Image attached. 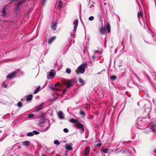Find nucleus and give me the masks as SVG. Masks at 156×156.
Wrapping results in <instances>:
<instances>
[{
    "label": "nucleus",
    "mask_w": 156,
    "mask_h": 156,
    "mask_svg": "<svg viewBox=\"0 0 156 156\" xmlns=\"http://www.w3.org/2000/svg\"><path fill=\"white\" fill-rule=\"evenodd\" d=\"M69 121L71 122L75 123V124L76 126L74 125H73L74 127H76V126H77L81 130L80 132L81 133H82L83 132L84 129L83 126L81 123L78 121L77 120L74 119H69Z\"/></svg>",
    "instance_id": "1"
},
{
    "label": "nucleus",
    "mask_w": 156,
    "mask_h": 156,
    "mask_svg": "<svg viewBox=\"0 0 156 156\" xmlns=\"http://www.w3.org/2000/svg\"><path fill=\"white\" fill-rule=\"evenodd\" d=\"M42 126L41 130L42 132H45L48 129L50 126L49 122L48 120L45 121L41 123Z\"/></svg>",
    "instance_id": "2"
},
{
    "label": "nucleus",
    "mask_w": 156,
    "mask_h": 156,
    "mask_svg": "<svg viewBox=\"0 0 156 156\" xmlns=\"http://www.w3.org/2000/svg\"><path fill=\"white\" fill-rule=\"evenodd\" d=\"M138 16L139 20L141 25L144 24L145 26V25L147 26V24L146 22V18H144L143 14L142 12H140L138 13Z\"/></svg>",
    "instance_id": "3"
},
{
    "label": "nucleus",
    "mask_w": 156,
    "mask_h": 156,
    "mask_svg": "<svg viewBox=\"0 0 156 156\" xmlns=\"http://www.w3.org/2000/svg\"><path fill=\"white\" fill-rule=\"evenodd\" d=\"M87 63H83L80 65L78 68V70L81 73H83L85 71V68L87 67Z\"/></svg>",
    "instance_id": "4"
},
{
    "label": "nucleus",
    "mask_w": 156,
    "mask_h": 156,
    "mask_svg": "<svg viewBox=\"0 0 156 156\" xmlns=\"http://www.w3.org/2000/svg\"><path fill=\"white\" fill-rule=\"evenodd\" d=\"M65 85L67 88H69L73 86L74 84V80L72 79L69 80H67L64 83Z\"/></svg>",
    "instance_id": "5"
},
{
    "label": "nucleus",
    "mask_w": 156,
    "mask_h": 156,
    "mask_svg": "<svg viewBox=\"0 0 156 156\" xmlns=\"http://www.w3.org/2000/svg\"><path fill=\"white\" fill-rule=\"evenodd\" d=\"M138 128L140 129H144V133L146 134L148 133L149 132H151L154 130V128H151L150 126H148V127H147L146 128L139 127H138Z\"/></svg>",
    "instance_id": "6"
},
{
    "label": "nucleus",
    "mask_w": 156,
    "mask_h": 156,
    "mask_svg": "<svg viewBox=\"0 0 156 156\" xmlns=\"http://www.w3.org/2000/svg\"><path fill=\"white\" fill-rule=\"evenodd\" d=\"M26 1V0H23L17 3L15 7L16 10H18L20 8L23 7V4H24Z\"/></svg>",
    "instance_id": "7"
},
{
    "label": "nucleus",
    "mask_w": 156,
    "mask_h": 156,
    "mask_svg": "<svg viewBox=\"0 0 156 156\" xmlns=\"http://www.w3.org/2000/svg\"><path fill=\"white\" fill-rule=\"evenodd\" d=\"M57 23L56 21H53L51 22V27L53 30H55L57 28Z\"/></svg>",
    "instance_id": "8"
},
{
    "label": "nucleus",
    "mask_w": 156,
    "mask_h": 156,
    "mask_svg": "<svg viewBox=\"0 0 156 156\" xmlns=\"http://www.w3.org/2000/svg\"><path fill=\"white\" fill-rule=\"evenodd\" d=\"M144 122L142 118L139 117L137 119V124L140 126H142L144 124Z\"/></svg>",
    "instance_id": "9"
},
{
    "label": "nucleus",
    "mask_w": 156,
    "mask_h": 156,
    "mask_svg": "<svg viewBox=\"0 0 156 156\" xmlns=\"http://www.w3.org/2000/svg\"><path fill=\"white\" fill-rule=\"evenodd\" d=\"M17 72L16 71L12 72L6 76V78L8 79H11L15 76V75Z\"/></svg>",
    "instance_id": "10"
},
{
    "label": "nucleus",
    "mask_w": 156,
    "mask_h": 156,
    "mask_svg": "<svg viewBox=\"0 0 156 156\" xmlns=\"http://www.w3.org/2000/svg\"><path fill=\"white\" fill-rule=\"evenodd\" d=\"M78 20L77 19L75 20L73 23V25H74V29L73 30V33H74L76 30L78 24Z\"/></svg>",
    "instance_id": "11"
},
{
    "label": "nucleus",
    "mask_w": 156,
    "mask_h": 156,
    "mask_svg": "<svg viewBox=\"0 0 156 156\" xmlns=\"http://www.w3.org/2000/svg\"><path fill=\"white\" fill-rule=\"evenodd\" d=\"M102 27L100 29V32L101 34H104L106 33V29L105 27H103V23H102Z\"/></svg>",
    "instance_id": "12"
},
{
    "label": "nucleus",
    "mask_w": 156,
    "mask_h": 156,
    "mask_svg": "<svg viewBox=\"0 0 156 156\" xmlns=\"http://www.w3.org/2000/svg\"><path fill=\"white\" fill-rule=\"evenodd\" d=\"M44 105V103H42L40 105H38L36 111L37 112H38L41 110L43 109V107Z\"/></svg>",
    "instance_id": "13"
},
{
    "label": "nucleus",
    "mask_w": 156,
    "mask_h": 156,
    "mask_svg": "<svg viewBox=\"0 0 156 156\" xmlns=\"http://www.w3.org/2000/svg\"><path fill=\"white\" fill-rule=\"evenodd\" d=\"M59 118L60 119H63L64 118V115L61 111L59 112L58 113Z\"/></svg>",
    "instance_id": "14"
},
{
    "label": "nucleus",
    "mask_w": 156,
    "mask_h": 156,
    "mask_svg": "<svg viewBox=\"0 0 156 156\" xmlns=\"http://www.w3.org/2000/svg\"><path fill=\"white\" fill-rule=\"evenodd\" d=\"M90 151V147L89 146L87 147L85 149L84 154L85 156L87 155L89 153Z\"/></svg>",
    "instance_id": "15"
},
{
    "label": "nucleus",
    "mask_w": 156,
    "mask_h": 156,
    "mask_svg": "<svg viewBox=\"0 0 156 156\" xmlns=\"http://www.w3.org/2000/svg\"><path fill=\"white\" fill-rule=\"evenodd\" d=\"M72 145V144H66L65 145V147L67 149L71 151L73 149Z\"/></svg>",
    "instance_id": "16"
},
{
    "label": "nucleus",
    "mask_w": 156,
    "mask_h": 156,
    "mask_svg": "<svg viewBox=\"0 0 156 156\" xmlns=\"http://www.w3.org/2000/svg\"><path fill=\"white\" fill-rule=\"evenodd\" d=\"M23 145L26 147H28L30 145V142L28 141H26L23 142Z\"/></svg>",
    "instance_id": "17"
},
{
    "label": "nucleus",
    "mask_w": 156,
    "mask_h": 156,
    "mask_svg": "<svg viewBox=\"0 0 156 156\" xmlns=\"http://www.w3.org/2000/svg\"><path fill=\"white\" fill-rule=\"evenodd\" d=\"M55 37L54 36H52L51 38H50L48 41V44H51L55 39Z\"/></svg>",
    "instance_id": "18"
},
{
    "label": "nucleus",
    "mask_w": 156,
    "mask_h": 156,
    "mask_svg": "<svg viewBox=\"0 0 156 156\" xmlns=\"http://www.w3.org/2000/svg\"><path fill=\"white\" fill-rule=\"evenodd\" d=\"M78 81L81 85H83L85 83V82L81 78H79L78 79Z\"/></svg>",
    "instance_id": "19"
},
{
    "label": "nucleus",
    "mask_w": 156,
    "mask_h": 156,
    "mask_svg": "<svg viewBox=\"0 0 156 156\" xmlns=\"http://www.w3.org/2000/svg\"><path fill=\"white\" fill-rule=\"evenodd\" d=\"M106 27L107 29V32L109 33L110 32L111 27L110 23H108L106 25Z\"/></svg>",
    "instance_id": "20"
},
{
    "label": "nucleus",
    "mask_w": 156,
    "mask_h": 156,
    "mask_svg": "<svg viewBox=\"0 0 156 156\" xmlns=\"http://www.w3.org/2000/svg\"><path fill=\"white\" fill-rule=\"evenodd\" d=\"M55 72H50L49 74V76L50 77H52V78H53L55 76Z\"/></svg>",
    "instance_id": "21"
},
{
    "label": "nucleus",
    "mask_w": 156,
    "mask_h": 156,
    "mask_svg": "<svg viewBox=\"0 0 156 156\" xmlns=\"http://www.w3.org/2000/svg\"><path fill=\"white\" fill-rule=\"evenodd\" d=\"M57 3L59 8H61L62 6V2L61 1L58 0V1H57Z\"/></svg>",
    "instance_id": "22"
},
{
    "label": "nucleus",
    "mask_w": 156,
    "mask_h": 156,
    "mask_svg": "<svg viewBox=\"0 0 156 156\" xmlns=\"http://www.w3.org/2000/svg\"><path fill=\"white\" fill-rule=\"evenodd\" d=\"M6 6L4 7L2 9V12L3 15H5L6 13Z\"/></svg>",
    "instance_id": "23"
},
{
    "label": "nucleus",
    "mask_w": 156,
    "mask_h": 156,
    "mask_svg": "<svg viewBox=\"0 0 156 156\" xmlns=\"http://www.w3.org/2000/svg\"><path fill=\"white\" fill-rule=\"evenodd\" d=\"M33 97L31 95H29L27 96L26 97V99L27 100L31 101L32 98Z\"/></svg>",
    "instance_id": "24"
},
{
    "label": "nucleus",
    "mask_w": 156,
    "mask_h": 156,
    "mask_svg": "<svg viewBox=\"0 0 156 156\" xmlns=\"http://www.w3.org/2000/svg\"><path fill=\"white\" fill-rule=\"evenodd\" d=\"M40 87L38 86L37 88L34 90V94H36L40 90Z\"/></svg>",
    "instance_id": "25"
},
{
    "label": "nucleus",
    "mask_w": 156,
    "mask_h": 156,
    "mask_svg": "<svg viewBox=\"0 0 156 156\" xmlns=\"http://www.w3.org/2000/svg\"><path fill=\"white\" fill-rule=\"evenodd\" d=\"M80 115H82V117H83L85 116V114L83 111L81 110L80 111Z\"/></svg>",
    "instance_id": "26"
},
{
    "label": "nucleus",
    "mask_w": 156,
    "mask_h": 156,
    "mask_svg": "<svg viewBox=\"0 0 156 156\" xmlns=\"http://www.w3.org/2000/svg\"><path fill=\"white\" fill-rule=\"evenodd\" d=\"M34 136L33 132H30L27 133V136Z\"/></svg>",
    "instance_id": "27"
},
{
    "label": "nucleus",
    "mask_w": 156,
    "mask_h": 156,
    "mask_svg": "<svg viewBox=\"0 0 156 156\" xmlns=\"http://www.w3.org/2000/svg\"><path fill=\"white\" fill-rule=\"evenodd\" d=\"M54 144L58 145L60 144L59 141L57 140H55L54 141Z\"/></svg>",
    "instance_id": "28"
},
{
    "label": "nucleus",
    "mask_w": 156,
    "mask_h": 156,
    "mask_svg": "<svg viewBox=\"0 0 156 156\" xmlns=\"http://www.w3.org/2000/svg\"><path fill=\"white\" fill-rule=\"evenodd\" d=\"M102 152L104 153H107L108 151V149L107 148H105L103 149L102 151Z\"/></svg>",
    "instance_id": "29"
},
{
    "label": "nucleus",
    "mask_w": 156,
    "mask_h": 156,
    "mask_svg": "<svg viewBox=\"0 0 156 156\" xmlns=\"http://www.w3.org/2000/svg\"><path fill=\"white\" fill-rule=\"evenodd\" d=\"M17 106L19 108H21L22 107V104L21 102H19L17 104Z\"/></svg>",
    "instance_id": "30"
},
{
    "label": "nucleus",
    "mask_w": 156,
    "mask_h": 156,
    "mask_svg": "<svg viewBox=\"0 0 156 156\" xmlns=\"http://www.w3.org/2000/svg\"><path fill=\"white\" fill-rule=\"evenodd\" d=\"M116 78V76H112L111 77V79L112 80H115Z\"/></svg>",
    "instance_id": "31"
},
{
    "label": "nucleus",
    "mask_w": 156,
    "mask_h": 156,
    "mask_svg": "<svg viewBox=\"0 0 156 156\" xmlns=\"http://www.w3.org/2000/svg\"><path fill=\"white\" fill-rule=\"evenodd\" d=\"M33 135H38L39 133V132L36 130H34L33 131Z\"/></svg>",
    "instance_id": "32"
},
{
    "label": "nucleus",
    "mask_w": 156,
    "mask_h": 156,
    "mask_svg": "<svg viewBox=\"0 0 156 156\" xmlns=\"http://www.w3.org/2000/svg\"><path fill=\"white\" fill-rule=\"evenodd\" d=\"M34 117V114H29L28 116V117L29 118H33Z\"/></svg>",
    "instance_id": "33"
},
{
    "label": "nucleus",
    "mask_w": 156,
    "mask_h": 156,
    "mask_svg": "<svg viewBox=\"0 0 156 156\" xmlns=\"http://www.w3.org/2000/svg\"><path fill=\"white\" fill-rule=\"evenodd\" d=\"M66 72L68 74H70L71 73V70L69 68H67L66 70Z\"/></svg>",
    "instance_id": "34"
},
{
    "label": "nucleus",
    "mask_w": 156,
    "mask_h": 156,
    "mask_svg": "<svg viewBox=\"0 0 156 156\" xmlns=\"http://www.w3.org/2000/svg\"><path fill=\"white\" fill-rule=\"evenodd\" d=\"M94 17L93 16H91L89 17V20L90 21H91L93 20H94Z\"/></svg>",
    "instance_id": "35"
},
{
    "label": "nucleus",
    "mask_w": 156,
    "mask_h": 156,
    "mask_svg": "<svg viewBox=\"0 0 156 156\" xmlns=\"http://www.w3.org/2000/svg\"><path fill=\"white\" fill-rule=\"evenodd\" d=\"M52 89L53 90H56L57 91H58L59 90V89L57 88H55V87H52Z\"/></svg>",
    "instance_id": "36"
},
{
    "label": "nucleus",
    "mask_w": 156,
    "mask_h": 156,
    "mask_svg": "<svg viewBox=\"0 0 156 156\" xmlns=\"http://www.w3.org/2000/svg\"><path fill=\"white\" fill-rule=\"evenodd\" d=\"M2 85L3 87L5 88L7 87V86L5 83V81H4L2 84Z\"/></svg>",
    "instance_id": "37"
},
{
    "label": "nucleus",
    "mask_w": 156,
    "mask_h": 156,
    "mask_svg": "<svg viewBox=\"0 0 156 156\" xmlns=\"http://www.w3.org/2000/svg\"><path fill=\"white\" fill-rule=\"evenodd\" d=\"M63 131L65 133H67L69 132V130L67 128H65L63 129Z\"/></svg>",
    "instance_id": "38"
},
{
    "label": "nucleus",
    "mask_w": 156,
    "mask_h": 156,
    "mask_svg": "<svg viewBox=\"0 0 156 156\" xmlns=\"http://www.w3.org/2000/svg\"><path fill=\"white\" fill-rule=\"evenodd\" d=\"M46 0H42L41 2L42 4L43 5H44L45 3Z\"/></svg>",
    "instance_id": "39"
},
{
    "label": "nucleus",
    "mask_w": 156,
    "mask_h": 156,
    "mask_svg": "<svg viewBox=\"0 0 156 156\" xmlns=\"http://www.w3.org/2000/svg\"><path fill=\"white\" fill-rule=\"evenodd\" d=\"M125 143V142H124V141H122V142L120 141V142H119V144L118 145H117V147H118V146L120 145L121 144H124V143Z\"/></svg>",
    "instance_id": "40"
},
{
    "label": "nucleus",
    "mask_w": 156,
    "mask_h": 156,
    "mask_svg": "<svg viewBox=\"0 0 156 156\" xmlns=\"http://www.w3.org/2000/svg\"><path fill=\"white\" fill-rule=\"evenodd\" d=\"M151 108H147L146 109L145 111L147 112H150L151 110Z\"/></svg>",
    "instance_id": "41"
},
{
    "label": "nucleus",
    "mask_w": 156,
    "mask_h": 156,
    "mask_svg": "<svg viewBox=\"0 0 156 156\" xmlns=\"http://www.w3.org/2000/svg\"><path fill=\"white\" fill-rule=\"evenodd\" d=\"M99 52V51L98 50H94V53H96Z\"/></svg>",
    "instance_id": "42"
},
{
    "label": "nucleus",
    "mask_w": 156,
    "mask_h": 156,
    "mask_svg": "<svg viewBox=\"0 0 156 156\" xmlns=\"http://www.w3.org/2000/svg\"><path fill=\"white\" fill-rule=\"evenodd\" d=\"M59 83H57L55 85L54 87H55L59 86Z\"/></svg>",
    "instance_id": "43"
},
{
    "label": "nucleus",
    "mask_w": 156,
    "mask_h": 156,
    "mask_svg": "<svg viewBox=\"0 0 156 156\" xmlns=\"http://www.w3.org/2000/svg\"><path fill=\"white\" fill-rule=\"evenodd\" d=\"M94 5L93 4L91 5L90 6V8H92L94 7Z\"/></svg>",
    "instance_id": "44"
},
{
    "label": "nucleus",
    "mask_w": 156,
    "mask_h": 156,
    "mask_svg": "<svg viewBox=\"0 0 156 156\" xmlns=\"http://www.w3.org/2000/svg\"><path fill=\"white\" fill-rule=\"evenodd\" d=\"M66 89H64L63 90V93H66Z\"/></svg>",
    "instance_id": "45"
},
{
    "label": "nucleus",
    "mask_w": 156,
    "mask_h": 156,
    "mask_svg": "<svg viewBox=\"0 0 156 156\" xmlns=\"http://www.w3.org/2000/svg\"><path fill=\"white\" fill-rule=\"evenodd\" d=\"M95 57L94 56H92V58H93V60H94Z\"/></svg>",
    "instance_id": "46"
},
{
    "label": "nucleus",
    "mask_w": 156,
    "mask_h": 156,
    "mask_svg": "<svg viewBox=\"0 0 156 156\" xmlns=\"http://www.w3.org/2000/svg\"><path fill=\"white\" fill-rule=\"evenodd\" d=\"M154 152L156 153V149L154 150Z\"/></svg>",
    "instance_id": "47"
},
{
    "label": "nucleus",
    "mask_w": 156,
    "mask_h": 156,
    "mask_svg": "<svg viewBox=\"0 0 156 156\" xmlns=\"http://www.w3.org/2000/svg\"><path fill=\"white\" fill-rule=\"evenodd\" d=\"M101 73L100 72H99V73H97L98 74H100Z\"/></svg>",
    "instance_id": "48"
},
{
    "label": "nucleus",
    "mask_w": 156,
    "mask_h": 156,
    "mask_svg": "<svg viewBox=\"0 0 156 156\" xmlns=\"http://www.w3.org/2000/svg\"><path fill=\"white\" fill-rule=\"evenodd\" d=\"M47 78H48V79H50V78H49L48 76H47Z\"/></svg>",
    "instance_id": "49"
},
{
    "label": "nucleus",
    "mask_w": 156,
    "mask_h": 156,
    "mask_svg": "<svg viewBox=\"0 0 156 156\" xmlns=\"http://www.w3.org/2000/svg\"><path fill=\"white\" fill-rule=\"evenodd\" d=\"M42 156H46L45 155H44V154L42 155Z\"/></svg>",
    "instance_id": "50"
},
{
    "label": "nucleus",
    "mask_w": 156,
    "mask_h": 156,
    "mask_svg": "<svg viewBox=\"0 0 156 156\" xmlns=\"http://www.w3.org/2000/svg\"><path fill=\"white\" fill-rule=\"evenodd\" d=\"M100 145H101V144H98V146H99Z\"/></svg>",
    "instance_id": "51"
},
{
    "label": "nucleus",
    "mask_w": 156,
    "mask_h": 156,
    "mask_svg": "<svg viewBox=\"0 0 156 156\" xmlns=\"http://www.w3.org/2000/svg\"><path fill=\"white\" fill-rule=\"evenodd\" d=\"M24 74V73H23V72H22V74Z\"/></svg>",
    "instance_id": "52"
},
{
    "label": "nucleus",
    "mask_w": 156,
    "mask_h": 156,
    "mask_svg": "<svg viewBox=\"0 0 156 156\" xmlns=\"http://www.w3.org/2000/svg\"><path fill=\"white\" fill-rule=\"evenodd\" d=\"M20 147H19V149H20Z\"/></svg>",
    "instance_id": "53"
},
{
    "label": "nucleus",
    "mask_w": 156,
    "mask_h": 156,
    "mask_svg": "<svg viewBox=\"0 0 156 156\" xmlns=\"http://www.w3.org/2000/svg\"><path fill=\"white\" fill-rule=\"evenodd\" d=\"M20 147H19V149H20Z\"/></svg>",
    "instance_id": "54"
},
{
    "label": "nucleus",
    "mask_w": 156,
    "mask_h": 156,
    "mask_svg": "<svg viewBox=\"0 0 156 156\" xmlns=\"http://www.w3.org/2000/svg\"><path fill=\"white\" fill-rule=\"evenodd\" d=\"M20 147H19V149H20Z\"/></svg>",
    "instance_id": "55"
},
{
    "label": "nucleus",
    "mask_w": 156,
    "mask_h": 156,
    "mask_svg": "<svg viewBox=\"0 0 156 156\" xmlns=\"http://www.w3.org/2000/svg\"><path fill=\"white\" fill-rule=\"evenodd\" d=\"M137 104H138V105H139V103H137Z\"/></svg>",
    "instance_id": "56"
},
{
    "label": "nucleus",
    "mask_w": 156,
    "mask_h": 156,
    "mask_svg": "<svg viewBox=\"0 0 156 156\" xmlns=\"http://www.w3.org/2000/svg\"><path fill=\"white\" fill-rule=\"evenodd\" d=\"M12 2H10V3H12Z\"/></svg>",
    "instance_id": "57"
}]
</instances>
